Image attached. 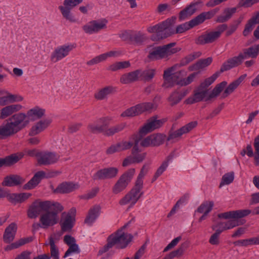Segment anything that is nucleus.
<instances>
[{"mask_svg":"<svg viewBox=\"0 0 259 259\" xmlns=\"http://www.w3.org/2000/svg\"><path fill=\"white\" fill-rule=\"evenodd\" d=\"M17 225L12 223L7 227L3 235V240L6 243H10L14 239L17 231Z\"/></svg>","mask_w":259,"mask_h":259,"instance_id":"obj_30","label":"nucleus"},{"mask_svg":"<svg viewBox=\"0 0 259 259\" xmlns=\"http://www.w3.org/2000/svg\"><path fill=\"white\" fill-rule=\"evenodd\" d=\"M222 232V230L221 229H217L215 230V232L213 233L210 237L209 242L212 245H218L219 244V236Z\"/></svg>","mask_w":259,"mask_h":259,"instance_id":"obj_63","label":"nucleus"},{"mask_svg":"<svg viewBox=\"0 0 259 259\" xmlns=\"http://www.w3.org/2000/svg\"><path fill=\"white\" fill-rule=\"evenodd\" d=\"M75 45L73 44L65 45L57 47L52 52L51 55V60L55 63L66 57L74 48Z\"/></svg>","mask_w":259,"mask_h":259,"instance_id":"obj_14","label":"nucleus"},{"mask_svg":"<svg viewBox=\"0 0 259 259\" xmlns=\"http://www.w3.org/2000/svg\"><path fill=\"white\" fill-rule=\"evenodd\" d=\"M31 195L32 194L30 193H9L8 201L14 204L22 203L28 199Z\"/></svg>","mask_w":259,"mask_h":259,"instance_id":"obj_31","label":"nucleus"},{"mask_svg":"<svg viewBox=\"0 0 259 259\" xmlns=\"http://www.w3.org/2000/svg\"><path fill=\"white\" fill-rule=\"evenodd\" d=\"M156 105L151 102H144L128 108L121 114L122 117H133L146 111L155 109Z\"/></svg>","mask_w":259,"mask_h":259,"instance_id":"obj_7","label":"nucleus"},{"mask_svg":"<svg viewBox=\"0 0 259 259\" xmlns=\"http://www.w3.org/2000/svg\"><path fill=\"white\" fill-rule=\"evenodd\" d=\"M124 127L125 124L124 123H121L113 126H111L110 128H108L106 133H105V136H113V135L122 131L124 129Z\"/></svg>","mask_w":259,"mask_h":259,"instance_id":"obj_56","label":"nucleus"},{"mask_svg":"<svg viewBox=\"0 0 259 259\" xmlns=\"http://www.w3.org/2000/svg\"><path fill=\"white\" fill-rule=\"evenodd\" d=\"M115 92L114 88L111 86L106 87L95 94L94 97L98 100H103L107 98L108 95L113 94Z\"/></svg>","mask_w":259,"mask_h":259,"instance_id":"obj_41","label":"nucleus"},{"mask_svg":"<svg viewBox=\"0 0 259 259\" xmlns=\"http://www.w3.org/2000/svg\"><path fill=\"white\" fill-rule=\"evenodd\" d=\"M244 223L241 221H239L237 219H233V220H229L224 223V225L222 227V232L224 230H229L232 229L235 227L242 225Z\"/></svg>","mask_w":259,"mask_h":259,"instance_id":"obj_53","label":"nucleus"},{"mask_svg":"<svg viewBox=\"0 0 259 259\" xmlns=\"http://www.w3.org/2000/svg\"><path fill=\"white\" fill-rule=\"evenodd\" d=\"M165 136L161 134L151 135V144L152 147L158 146L163 144Z\"/></svg>","mask_w":259,"mask_h":259,"instance_id":"obj_50","label":"nucleus"},{"mask_svg":"<svg viewBox=\"0 0 259 259\" xmlns=\"http://www.w3.org/2000/svg\"><path fill=\"white\" fill-rule=\"evenodd\" d=\"M259 24L258 21L256 20V17L253 16L245 25L244 29L243 31L242 34L244 36H248L252 31L255 24Z\"/></svg>","mask_w":259,"mask_h":259,"instance_id":"obj_45","label":"nucleus"},{"mask_svg":"<svg viewBox=\"0 0 259 259\" xmlns=\"http://www.w3.org/2000/svg\"><path fill=\"white\" fill-rule=\"evenodd\" d=\"M147 37L145 34L141 31H133L131 41L137 45H142L146 41Z\"/></svg>","mask_w":259,"mask_h":259,"instance_id":"obj_46","label":"nucleus"},{"mask_svg":"<svg viewBox=\"0 0 259 259\" xmlns=\"http://www.w3.org/2000/svg\"><path fill=\"white\" fill-rule=\"evenodd\" d=\"M167 100L170 103V105L173 106L178 104L182 100V98L179 95V92L175 91L170 95Z\"/></svg>","mask_w":259,"mask_h":259,"instance_id":"obj_57","label":"nucleus"},{"mask_svg":"<svg viewBox=\"0 0 259 259\" xmlns=\"http://www.w3.org/2000/svg\"><path fill=\"white\" fill-rule=\"evenodd\" d=\"M235 246H247L249 245H254L253 237L249 239L238 240L233 242Z\"/></svg>","mask_w":259,"mask_h":259,"instance_id":"obj_61","label":"nucleus"},{"mask_svg":"<svg viewBox=\"0 0 259 259\" xmlns=\"http://www.w3.org/2000/svg\"><path fill=\"white\" fill-rule=\"evenodd\" d=\"M64 217V219L60 222L61 230L63 232L70 231L74 226L75 218H72L69 215Z\"/></svg>","mask_w":259,"mask_h":259,"instance_id":"obj_40","label":"nucleus"},{"mask_svg":"<svg viewBox=\"0 0 259 259\" xmlns=\"http://www.w3.org/2000/svg\"><path fill=\"white\" fill-rule=\"evenodd\" d=\"M111 118L110 117H103L98 119L95 123H90L88 126L89 131L93 134L102 133L105 135L110 124Z\"/></svg>","mask_w":259,"mask_h":259,"instance_id":"obj_9","label":"nucleus"},{"mask_svg":"<svg viewBox=\"0 0 259 259\" xmlns=\"http://www.w3.org/2000/svg\"><path fill=\"white\" fill-rule=\"evenodd\" d=\"M45 175L46 174L44 171H39L36 172L30 180L23 186V189L24 190L33 189L45 177Z\"/></svg>","mask_w":259,"mask_h":259,"instance_id":"obj_27","label":"nucleus"},{"mask_svg":"<svg viewBox=\"0 0 259 259\" xmlns=\"http://www.w3.org/2000/svg\"><path fill=\"white\" fill-rule=\"evenodd\" d=\"M227 84V82L226 81H223L221 83L218 84L212 90V92L209 95V96L206 98L205 101H207L217 96L221 93Z\"/></svg>","mask_w":259,"mask_h":259,"instance_id":"obj_48","label":"nucleus"},{"mask_svg":"<svg viewBox=\"0 0 259 259\" xmlns=\"http://www.w3.org/2000/svg\"><path fill=\"white\" fill-rule=\"evenodd\" d=\"M214 203L213 201H204L201 205L198 207L196 212L202 213L205 212L207 210L210 208V212L212 209Z\"/></svg>","mask_w":259,"mask_h":259,"instance_id":"obj_55","label":"nucleus"},{"mask_svg":"<svg viewBox=\"0 0 259 259\" xmlns=\"http://www.w3.org/2000/svg\"><path fill=\"white\" fill-rule=\"evenodd\" d=\"M140 69L130 72L122 75L120 81L123 84H130L138 81L139 79Z\"/></svg>","mask_w":259,"mask_h":259,"instance_id":"obj_29","label":"nucleus"},{"mask_svg":"<svg viewBox=\"0 0 259 259\" xmlns=\"http://www.w3.org/2000/svg\"><path fill=\"white\" fill-rule=\"evenodd\" d=\"M40 216L39 222L42 223V227L48 228L57 224L59 221V217L56 214L50 212L48 210Z\"/></svg>","mask_w":259,"mask_h":259,"instance_id":"obj_19","label":"nucleus"},{"mask_svg":"<svg viewBox=\"0 0 259 259\" xmlns=\"http://www.w3.org/2000/svg\"><path fill=\"white\" fill-rule=\"evenodd\" d=\"M197 125V121H192L185 125L182 126L179 130L175 131H169L168 136L167 138V141L175 142L178 140V139L180 138L182 135L186 134L191 131Z\"/></svg>","mask_w":259,"mask_h":259,"instance_id":"obj_15","label":"nucleus"},{"mask_svg":"<svg viewBox=\"0 0 259 259\" xmlns=\"http://www.w3.org/2000/svg\"><path fill=\"white\" fill-rule=\"evenodd\" d=\"M251 213L249 209H240L235 211H229L218 214L220 219H238L247 216Z\"/></svg>","mask_w":259,"mask_h":259,"instance_id":"obj_20","label":"nucleus"},{"mask_svg":"<svg viewBox=\"0 0 259 259\" xmlns=\"http://www.w3.org/2000/svg\"><path fill=\"white\" fill-rule=\"evenodd\" d=\"M135 174V168H130L124 172L113 186L112 191L117 194L126 189Z\"/></svg>","mask_w":259,"mask_h":259,"instance_id":"obj_6","label":"nucleus"},{"mask_svg":"<svg viewBox=\"0 0 259 259\" xmlns=\"http://www.w3.org/2000/svg\"><path fill=\"white\" fill-rule=\"evenodd\" d=\"M114 245H115L114 243H113V241L110 235L107 239V243L99 250L98 254L101 255L104 253L106 252Z\"/></svg>","mask_w":259,"mask_h":259,"instance_id":"obj_62","label":"nucleus"},{"mask_svg":"<svg viewBox=\"0 0 259 259\" xmlns=\"http://www.w3.org/2000/svg\"><path fill=\"white\" fill-rule=\"evenodd\" d=\"M49 201H41L37 199L29 206L27 214L30 219H35L43 211H47L49 207Z\"/></svg>","mask_w":259,"mask_h":259,"instance_id":"obj_8","label":"nucleus"},{"mask_svg":"<svg viewBox=\"0 0 259 259\" xmlns=\"http://www.w3.org/2000/svg\"><path fill=\"white\" fill-rule=\"evenodd\" d=\"M243 62L239 54L237 56H235L229 58L225 62L221 67L220 71L222 73L224 71L229 70L232 68L236 67L241 65Z\"/></svg>","mask_w":259,"mask_h":259,"instance_id":"obj_25","label":"nucleus"},{"mask_svg":"<svg viewBox=\"0 0 259 259\" xmlns=\"http://www.w3.org/2000/svg\"><path fill=\"white\" fill-rule=\"evenodd\" d=\"M118 169L115 167L103 168L97 170L92 176L95 181L109 180L115 178L118 174Z\"/></svg>","mask_w":259,"mask_h":259,"instance_id":"obj_12","label":"nucleus"},{"mask_svg":"<svg viewBox=\"0 0 259 259\" xmlns=\"http://www.w3.org/2000/svg\"><path fill=\"white\" fill-rule=\"evenodd\" d=\"M243 19V17L241 16L237 20H234L230 25L226 33V35L228 36L233 34L237 30Z\"/></svg>","mask_w":259,"mask_h":259,"instance_id":"obj_51","label":"nucleus"},{"mask_svg":"<svg viewBox=\"0 0 259 259\" xmlns=\"http://www.w3.org/2000/svg\"><path fill=\"white\" fill-rule=\"evenodd\" d=\"M101 207L99 205H95L91 208L88 216L86 217L84 222L88 224H91L99 215Z\"/></svg>","mask_w":259,"mask_h":259,"instance_id":"obj_38","label":"nucleus"},{"mask_svg":"<svg viewBox=\"0 0 259 259\" xmlns=\"http://www.w3.org/2000/svg\"><path fill=\"white\" fill-rule=\"evenodd\" d=\"M192 28H193L192 26L189 21L188 22H186L184 23L178 25L176 27V30L171 29V34L182 33Z\"/></svg>","mask_w":259,"mask_h":259,"instance_id":"obj_52","label":"nucleus"},{"mask_svg":"<svg viewBox=\"0 0 259 259\" xmlns=\"http://www.w3.org/2000/svg\"><path fill=\"white\" fill-rule=\"evenodd\" d=\"M247 75L244 74L241 75L237 79L233 81L232 82L229 84V85L226 88L223 94V98H226L228 97L230 94L232 93L239 85V84L244 80Z\"/></svg>","mask_w":259,"mask_h":259,"instance_id":"obj_35","label":"nucleus"},{"mask_svg":"<svg viewBox=\"0 0 259 259\" xmlns=\"http://www.w3.org/2000/svg\"><path fill=\"white\" fill-rule=\"evenodd\" d=\"M106 60V56L105 55L101 54L98 56L95 57L93 59L91 60L88 61L87 62V64L89 66L94 65L95 64H97L101 62Z\"/></svg>","mask_w":259,"mask_h":259,"instance_id":"obj_64","label":"nucleus"},{"mask_svg":"<svg viewBox=\"0 0 259 259\" xmlns=\"http://www.w3.org/2000/svg\"><path fill=\"white\" fill-rule=\"evenodd\" d=\"M24 154L22 153L12 154L4 158L5 166H11L19 161L23 158Z\"/></svg>","mask_w":259,"mask_h":259,"instance_id":"obj_44","label":"nucleus"},{"mask_svg":"<svg viewBox=\"0 0 259 259\" xmlns=\"http://www.w3.org/2000/svg\"><path fill=\"white\" fill-rule=\"evenodd\" d=\"M25 181V179L17 175H10L4 178L2 185L5 187L20 186Z\"/></svg>","mask_w":259,"mask_h":259,"instance_id":"obj_24","label":"nucleus"},{"mask_svg":"<svg viewBox=\"0 0 259 259\" xmlns=\"http://www.w3.org/2000/svg\"><path fill=\"white\" fill-rule=\"evenodd\" d=\"M212 62V57H208L206 59L199 60L197 62L189 66V69L190 71L197 70L203 69L209 66Z\"/></svg>","mask_w":259,"mask_h":259,"instance_id":"obj_39","label":"nucleus"},{"mask_svg":"<svg viewBox=\"0 0 259 259\" xmlns=\"http://www.w3.org/2000/svg\"><path fill=\"white\" fill-rule=\"evenodd\" d=\"M217 9H213L208 12L201 13L190 21L192 27H194L203 23L206 20L210 19L217 13Z\"/></svg>","mask_w":259,"mask_h":259,"instance_id":"obj_23","label":"nucleus"},{"mask_svg":"<svg viewBox=\"0 0 259 259\" xmlns=\"http://www.w3.org/2000/svg\"><path fill=\"white\" fill-rule=\"evenodd\" d=\"M45 113V110L36 106L29 110L26 115L28 120L34 121L41 118Z\"/></svg>","mask_w":259,"mask_h":259,"instance_id":"obj_36","label":"nucleus"},{"mask_svg":"<svg viewBox=\"0 0 259 259\" xmlns=\"http://www.w3.org/2000/svg\"><path fill=\"white\" fill-rule=\"evenodd\" d=\"M247 75L244 74L241 75L237 79L233 81L232 82L229 84V85L226 88L223 94V98H226L228 97L230 94L232 93L239 85V84L244 80Z\"/></svg>","mask_w":259,"mask_h":259,"instance_id":"obj_34","label":"nucleus"},{"mask_svg":"<svg viewBox=\"0 0 259 259\" xmlns=\"http://www.w3.org/2000/svg\"><path fill=\"white\" fill-rule=\"evenodd\" d=\"M234 179V172L231 171L225 174L222 178L221 182L220 184V187L224 185H229L231 184Z\"/></svg>","mask_w":259,"mask_h":259,"instance_id":"obj_58","label":"nucleus"},{"mask_svg":"<svg viewBox=\"0 0 259 259\" xmlns=\"http://www.w3.org/2000/svg\"><path fill=\"white\" fill-rule=\"evenodd\" d=\"M24 154L22 153L12 154L4 158L5 166H11L19 161L23 158Z\"/></svg>","mask_w":259,"mask_h":259,"instance_id":"obj_43","label":"nucleus"},{"mask_svg":"<svg viewBox=\"0 0 259 259\" xmlns=\"http://www.w3.org/2000/svg\"><path fill=\"white\" fill-rule=\"evenodd\" d=\"M139 79L146 82L151 81L156 74L155 69H148L144 70L140 69Z\"/></svg>","mask_w":259,"mask_h":259,"instance_id":"obj_42","label":"nucleus"},{"mask_svg":"<svg viewBox=\"0 0 259 259\" xmlns=\"http://www.w3.org/2000/svg\"><path fill=\"white\" fill-rule=\"evenodd\" d=\"M49 207L48 208V211L56 214L58 215V213L61 212L63 209V206L59 202L52 203L49 201Z\"/></svg>","mask_w":259,"mask_h":259,"instance_id":"obj_54","label":"nucleus"},{"mask_svg":"<svg viewBox=\"0 0 259 259\" xmlns=\"http://www.w3.org/2000/svg\"><path fill=\"white\" fill-rule=\"evenodd\" d=\"M259 54V45H254L248 48L244 49L242 52L239 54L243 61L245 59L251 58H256Z\"/></svg>","mask_w":259,"mask_h":259,"instance_id":"obj_28","label":"nucleus"},{"mask_svg":"<svg viewBox=\"0 0 259 259\" xmlns=\"http://www.w3.org/2000/svg\"><path fill=\"white\" fill-rule=\"evenodd\" d=\"M107 23V21L105 19L100 20H93L84 25L82 29L85 33L93 34L106 28Z\"/></svg>","mask_w":259,"mask_h":259,"instance_id":"obj_17","label":"nucleus"},{"mask_svg":"<svg viewBox=\"0 0 259 259\" xmlns=\"http://www.w3.org/2000/svg\"><path fill=\"white\" fill-rule=\"evenodd\" d=\"M202 3V2L199 0L195 3L190 4V5L180 12L179 17L180 20H184L194 14L201 7Z\"/></svg>","mask_w":259,"mask_h":259,"instance_id":"obj_22","label":"nucleus"},{"mask_svg":"<svg viewBox=\"0 0 259 259\" xmlns=\"http://www.w3.org/2000/svg\"><path fill=\"white\" fill-rule=\"evenodd\" d=\"M78 188L77 184H74L72 182H63L56 188L54 190L55 193L65 194L68 193Z\"/></svg>","mask_w":259,"mask_h":259,"instance_id":"obj_32","label":"nucleus"},{"mask_svg":"<svg viewBox=\"0 0 259 259\" xmlns=\"http://www.w3.org/2000/svg\"><path fill=\"white\" fill-rule=\"evenodd\" d=\"M39 159H38V164L39 165H48L56 163L60 156L54 152L41 151Z\"/></svg>","mask_w":259,"mask_h":259,"instance_id":"obj_18","label":"nucleus"},{"mask_svg":"<svg viewBox=\"0 0 259 259\" xmlns=\"http://www.w3.org/2000/svg\"><path fill=\"white\" fill-rule=\"evenodd\" d=\"M228 28L226 24L220 25L217 27V31L202 34L195 39V42L198 45L212 43L219 38L222 32Z\"/></svg>","mask_w":259,"mask_h":259,"instance_id":"obj_5","label":"nucleus"},{"mask_svg":"<svg viewBox=\"0 0 259 259\" xmlns=\"http://www.w3.org/2000/svg\"><path fill=\"white\" fill-rule=\"evenodd\" d=\"M177 66L178 65H176L164 71L163 75L164 82L162 84V87L169 88L174 85L179 78V74L178 73H173Z\"/></svg>","mask_w":259,"mask_h":259,"instance_id":"obj_16","label":"nucleus"},{"mask_svg":"<svg viewBox=\"0 0 259 259\" xmlns=\"http://www.w3.org/2000/svg\"><path fill=\"white\" fill-rule=\"evenodd\" d=\"M208 90H203L198 87L194 91L193 97H190L186 100L185 103L187 104L200 102L203 100L207 94Z\"/></svg>","mask_w":259,"mask_h":259,"instance_id":"obj_26","label":"nucleus"},{"mask_svg":"<svg viewBox=\"0 0 259 259\" xmlns=\"http://www.w3.org/2000/svg\"><path fill=\"white\" fill-rule=\"evenodd\" d=\"M131 66L129 61L117 62L109 65L107 69L112 71H116L118 70L128 68Z\"/></svg>","mask_w":259,"mask_h":259,"instance_id":"obj_47","label":"nucleus"},{"mask_svg":"<svg viewBox=\"0 0 259 259\" xmlns=\"http://www.w3.org/2000/svg\"><path fill=\"white\" fill-rule=\"evenodd\" d=\"M201 55V53L200 52H194L183 58L181 60L180 63L177 65L179 66H184L187 65L195 59L199 58Z\"/></svg>","mask_w":259,"mask_h":259,"instance_id":"obj_49","label":"nucleus"},{"mask_svg":"<svg viewBox=\"0 0 259 259\" xmlns=\"http://www.w3.org/2000/svg\"><path fill=\"white\" fill-rule=\"evenodd\" d=\"M50 245L52 257H53V259H59V251L55 244L54 239L52 237L50 238Z\"/></svg>","mask_w":259,"mask_h":259,"instance_id":"obj_60","label":"nucleus"},{"mask_svg":"<svg viewBox=\"0 0 259 259\" xmlns=\"http://www.w3.org/2000/svg\"><path fill=\"white\" fill-rule=\"evenodd\" d=\"M22 108L20 104H12L7 106L1 110L0 119H4Z\"/></svg>","mask_w":259,"mask_h":259,"instance_id":"obj_33","label":"nucleus"},{"mask_svg":"<svg viewBox=\"0 0 259 259\" xmlns=\"http://www.w3.org/2000/svg\"><path fill=\"white\" fill-rule=\"evenodd\" d=\"M149 169V165L145 164L141 169L140 172L136 180L134 187L119 201L120 205H125L130 203V207H132L143 196L144 192L143 178L147 174Z\"/></svg>","mask_w":259,"mask_h":259,"instance_id":"obj_1","label":"nucleus"},{"mask_svg":"<svg viewBox=\"0 0 259 259\" xmlns=\"http://www.w3.org/2000/svg\"><path fill=\"white\" fill-rule=\"evenodd\" d=\"M236 11L237 8L235 7L226 8L224 9L221 15L217 17L215 21L218 23H224L227 22L232 18Z\"/></svg>","mask_w":259,"mask_h":259,"instance_id":"obj_37","label":"nucleus"},{"mask_svg":"<svg viewBox=\"0 0 259 259\" xmlns=\"http://www.w3.org/2000/svg\"><path fill=\"white\" fill-rule=\"evenodd\" d=\"M110 236L114 245H116V248L120 249L125 248L133 238L132 234L125 233L121 230L117 231Z\"/></svg>","mask_w":259,"mask_h":259,"instance_id":"obj_10","label":"nucleus"},{"mask_svg":"<svg viewBox=\"0 0 259 259\" xmlns=\"http://www.w3.org/2000/svg\"><path fill=\"white\" fill-rule=\"evenodd\" d=\"M157 116H153L147 120L146 123L140 129L139 133L134 135H140L141 139L148 133L162 126L163 119H157Z\"/></svg>","mask_w":259,"mask_h":259,"instance_id":"obj_13","label":"nucleus"},{"mask_svg":"<svg viewBox=\"0 0 259 259\" xmlns=\"http://www.w3.org/2000/svg\"><path fill=\"white\" fill-rule=\"evenodd\" d=\"M132 138L134 141V146L132 151L133 157L135 163H140L145 159L146 156V153H138L141 152L139 148V143L141 140V136L140 135H133Z\"/></svg>","mask_w":259,"mask_h":259,"instance_id":"obj_21","label":"nucleus"},{"mask_svg":"<svg viewBox=\"0 0 259 259\" xmlns=\"http://www.w3.org/2000/svg\"><path fill=\"white\" fill-rule=\"evenodd\" d=\"M26 115L23 113L14 114L10 117L5 125L0 126L1 133L5 137L10 136L24 128L29 123Z\"/></svg>","mask_w":259,"mask_h":259,"instance_id":"obj_2","label":"nucleus"},{"mask_svg":"<svg viewBox=\"0 0 259 259\" xmlns=\"http://www.w3.org/2000/svg\"><path fill=\"white\" fill-rule=\"evenodd\" d=\"M176 17H172L153 26L148 28L147 30L153 34L151 36L152 41H159L171 35L170 27L175 23Z\"/></svg>","mask_w":259,"mask_h":259,"instance_id":"obj_4","label":"nucleus"},{"mask_svg":"<svg viewBox=\"0 0 259 259\" xmlns=\"http://www.w3.org/2000/svg\"><path fill=\"white\" fill-rule=\"evenodd\" d=\"M176 44V42H171L162 46L149 45L145 49V52L148 54L147 57L150 61L168 58L179 51V49L173 48Z\"/></svg>","mask_w":259,"mask_h":259,"instance_id":"obj_3","label":"nucleus"},{"mask_svg":"<svg viewBox=\"0 0 259 259\" xmlns=\"http://www.w3.org/2000/svg\"><path fill=\"white\" fill-rule=\"evenodd\" d=\"M82 1L83 0H65L63 2L64 6H60L59 7V9L63 17L71 22H76V19L71 13L70 10L81 3Z\"/></svg>","mask_w":259,"mask_h":259,"instance_id":"obj_11","label":"nucleus"},{"mask_svg":"<svg viewBox=\"0 0 259 259\" xmlns=\"http://www.w3.org/2000/svg\"><path fill=\"white\" fill-rule=\"evenodd\" d=\"M133 135L132 136L131 140V141H122L118 143V147L119 148L120 151L130 149L133 146H134V141L133 139Z\"/></svg>","mask_w":259,"mask_h":259,"instance_id":"obj_59","label":"nucleus"}]
</instances>
